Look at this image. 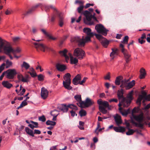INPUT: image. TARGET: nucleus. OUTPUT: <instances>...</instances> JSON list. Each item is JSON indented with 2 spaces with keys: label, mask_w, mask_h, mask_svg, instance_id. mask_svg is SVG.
Returning a JSON list of instances; mask_svg holds the SVG:
<instances>
[{
  "label": "nucleus",
  "mask_w": 150,
  "mask_h": 150,
  "mask_svg": "<svg viewBox=\"0 0 150 150\" xmlns=\"http://www.w3.org/2000/svg\"><path fill=\"white\" fill-rule=\"evenodd\" d=\"M133 91H131L128 94L126 97L123 96V90L121 89V90H118L117 92V96L119 101H121L124 107H128L130 104L132 100L133 99L132 94Z\"/></svg>",
  "instance_id": "obj_1"
},
{
  "label": "nucleus",
  "mask_w": 150,
  "mask_h": 150,
  "mask_svg": "<svg viewBox=\"0 0 150 150\" xmlns=\"http://www.w3.org/2000/svg\"><path fill=\"white\" fill-rule=\"evenodd\" d=\"M39 6H40L42 9L44 8V9L46 12L48 11L51 8L56 11V14L57 12H58L56 8L52 5H47L39 3L36 4L35 6H33L30 9L27 11L26 13H23L22 14L26 15L28 14H30Z\"/></svg>",
  "instance_id": "obj_2"
},
{
  "label": "nucleus",
  "mask_w": 150,
  "mask_h": 150,
  "mask_svg": "<svg viewBox=\"0 0 150 150\" xmlns=\"http://www.w3.org/2000/svg\"><path fill=\"white\" fill-rule=\"evenodd\" d=\"M93 36H90L87 35L85 38L83 36L82 38H80L79 36L74 37L72 39V41L75 42H77L79 47H83L85 45L86 42L91 41V38Z\"/></svg>",
  "instance_id": "obj_3"
},
{
  "label": "nucleus",
  "mask_w": 150,
  "mask_h": 150,
  "mask_svg": "<svg viewBox=\"0 0 150 150\" xmlns=\"http://www.w3.org/2000/svg\"><path fill=\"white\" fill-rule=\"evenodd\" d=\"M2 48H3L5 53L6 54H8L11 52L12 53L13 49L10 43L0 38V49Z\"/></svg>",
  "instance_id": "obj_4"
},
{
  "label": "nucleus",
  "mask_w": 150,
  "mask_h": 150,
  "mask_svg": "<svg viewBox=\"0 0 150 150\" xmlns=\"http://www.w3.org/2000/svg\"><path fill=\"white\" fill-rule=\"evenodd\" d=\"M82 13L86 17V18L84 19V22L86 24L90 25H92L93 23L90 22L92 18L96 20V18L95 16V13L92 15L90 12L87 10L84 11Z\"/></svg>",
  "instance_id": "obj_5"
},
{
  "label": "nucleus",
  "mask_w": 150,
  "mask_h": 150,
  "mask_svg": "<svg viewBox=\"0 0 150 150\" xmlns=\"http://www.w3.org/2000/svg\"><path fill=\"white\" fill-rule=\"evenodd\" d=\"M71 76L70 74L67 73L65 74L63 77L65 81H63V85L65 88L68 90H71L72 88V87L70 85L71 83Z\"/></svg>",
  "instance_id": "obj_6"
},
{
  "label": "nucleus",
  "mask_w": 150,
  "mask_h": 150,
  "mask_svg": "<svg viewBox=\"0 0 150 150\" xmlns=\"http://www.w3.org/2000/svg\"><path fill=\"white\" fill-rule=\"evenodd\" d=\"M137 109L134 108L132 110V113L131 118L134 119L138 122H142L144 120V114L143 113H141L139 115H135L133 113L137 112Z\"/></svg>",
  "instance_id": "obj_7"
},
{
  "label": "nucleus",
  "mask_w": 150,
  "mask_h": 150,
  "mask_svg": "<svg viewBox=\"0 0 150 150\" xmlns=\"http://www.w3.org/2000/svg\"><path fill=\"white\" fill-rule=\"evenodd\" d=\"M33 44L37 51L40 50L44 52H45V50L50 51L52 52L54 51L52 49L49 48L42 44H40L38 42H34Z\"/></svg>",
  "instance_id": "obj_8"
},
{
  "label": "nucleus",
  "mask_w": 150,
  "mask_h": 150,
  "mask_svg": "<svg viewBox=\"0 0 150 150\" xmlns=\"http://www.w3.org/2000/svg\"><path fill=\"white\" fill-rule=\"evenodd\" d=\"M95 29L98 33H101L105 36L107 35V32L109 31L101 24L96 25L95 27Z\"/></svg>",
  "instance_id": "obj_9"
},
{
  "label": "nucleus",
  "mask_w": 150,
  "mask_h": 150,
  "mask_svg": "<svg viewBox=\"0 0 150 150\" xmlns=\"http://www.w3.org/2000/svg\"><path fill=\"white\" fill-rule=\"evenodd\" d=\"M74 55L80 59H82L85 55L84 52L81 49L77 48L75 49L74 52Z\"/></svg>",
  "instance_id": "obj_10"
},
{
  "label": "nucleus",
  "mask_w": 150,
  "mask_h": 150,
  "mask_svg": "<svg viewBox=\"0 0 150 150\" xmlns=\"http://www.w3.org/2000/svg\"><path fill=\"white\" fill-rule=\"evenodd\" d=\"M96 38L98 39L101 43L102 45L105 47H107L109 43V42L105 38L100 34H96Z\"/></svg>",
  "instance_id": "obj_11"
},
{
  "label": "nucleus",
  "mask_w": 150,
  "mask_h": 150,
  "mask_svg": "<svg viewBox=\"0 0 150 150\" xmlns=\"http://www.w3.org/2000/svg\"><path fill=\"white\" fill-rule=\"evenodd\" d=\"M60 107V109L63 112H67L69 108L75 110H77L78 109L77 107L73 104L68 105L67 106L65 104H62Z\"/></svg>",
  "instance_id": "obj_12"
},
{
  "label": "nucleus",
  "mask_w": 150,
  "mask_h": 150,
  "mask_svg": "<svg viewBox=\"0 0 150 150\" xmlns=\"http://www.w3.org/2000/svg\"><path fill=\"white\" fill-rule=\"evenodd\" d=\"M120 47L121 48V50L123 54L125 57L126 60V62L128 63L130 60L129 58L131 57V55L129 54L127 51L124 48V46L122 44H120Z\"/></svg>",
  "instance_id": "obj_13"
},
{
  "label": "nucleus",
  "mask_w": 150,
  "mask_h": 150,
  "mask_svg": "<svg viewBox=\"0 0 150 150\" xmlns=\"http://www.w3.org/2000/svg\"><path fill=\"white\" fill-rule=\"evenodd\" d=\"M16 74V72L15 69H8L7 70V74L6 75V77L9 79H13L14 78V76Z\"/></svg>",
  "instance_id": "obj_14"
},
{
  "label": "nucleus",
  "mask_w": 150,
  "mask_h": 150,
  "mask_svg": "<svg viewBox=\"0 0 150 150\" xmlns=\"http://www.w3.org/2000/svg\"><path fill=\"white\" fill-rule=\"evenodd\" d=\"M94 103L93 101H92L90 99L88 98H87L86 99V102H81V103H79V106L82 107L83 105H84L86 107L92 105Z\"/></svg>",
  "instance_id": "obj_15"
},
{
  "label": "nucleus",
  "mask_w": 150,
  "mask_h": 150,
  "mask_svg": "<svg viewBox=\"0 0 150 150\" xmlns=\"http://www.w3.org/2000/svg\"><path fill=\"white\" fill-rule=\"evenodd\" d=\"M142 95H140L139 96L136 102L139 105H141L142 100L143 99H144L145 98H146L147 95L146 93L144 91H142Z\"/></svg>",
  "instance_id": "obj_16"
},
{
  "label": "nucleus",
  "mask_w": 150,
  "mask_h": 150,
  "mask_svg": "<svg viewBox=\"0 0 150 150\" xmlns=\"http://www.w3.org/2000/svg\"><path fill=\"white\" fill-rule=\"evenodd\" d=\"M18 80L24 82H27L30 77L29 75H26L24 77L22 74H19L17 76Z\"/></svg>",
  "instance_id": "obj_17"
},
{
  "label": "nucleus",
  "mask_w": 150,
  "mask_h": 150,
  "mask_svg": "<svg viewBox=\"0 0 150 150\" xmlns=\"http://www.w3.org/2000/svg\"><path fill=\"white\" fill-rule=\"evenodd\" d=\"M48 95V91L45 88L42 87L41 88V96L43 99H45Z\"/></svg>",
  "instance_id": "obj_18"
},
{
  "label": "nucleus",
  "mask_w": 150,
  "mask_h": 150,
  "mask_svg": "<svg viewBox=\"0 0 150 150\" xmlns=\"http://www.w3.org/2000/svg\"><path fill=\"white\" fill-rule=\"evenodd\" d=\"M56 14L57 15L59 18V25L60 27H62L64 23V18L63 17L62 14L58 12Z\"/></svg>",
  "instance_id": "obj_19"
},
{
  "label": "nucleus",
  "mask_w": 150,
  "mask_h": 150,
  "mask_svg": "<svg viewBox=\"0 0 150 150\" xmlns=\"http://www.w3.org/2000/svg\"><path fill=\"white\" fill-rule=\"evenodd\" d=\"M83 32L86 34L87 35H89L90 36H93L94 35L96 36V34H97L93 32H91V29L89 28H84L83 30Z\"/></svg>",
  "instance_id": "obj_20"
},
{
  "label": "nucleus",
  "mask_w": 150,
  "mask_h": 150,
  "mask_svg": "<svg viewBox=\"0 0 150 150\" xmlns=\"http://www.w3.org/2000/svg\"><path fill=\"white\" fill-rule=\"evenodd\" d=\"M81 79V77L80 74H77L73 79L72 82L75 85L79 84L80 81Z\"/></svg>",
  "instance_id": "obj_21"
},
{
  "label": "nucleus",
  "mask_w": 150,
  "mask_h": 150,
  "mask_svg": "<svg viewBox=\"0 0 150 150\" xmlns=\"http://www.w3.org/2000/svg\"><path fill=\"white\" fill-rule=\"evenodd\" d=\"M129 81V79H125L121 81V84L120 87L122 88H125L127 89V86L128 83Z\"/></svg>",
  "instance_id": "obj_22"
},
{
  "label": "nucleus",
  "mask_w": 150,
  "mask_h": 150,
  "mask_svg": "<svg viewBox=\"0 0 150 150\" xmlns=\"http://www.w3.org/2000/svg\"><path fill=\"white\" fill-rule=\"evenodd\" d=\"M56 67L58 70L61 71H64L66 69V67L65 65L61 64L59 63L56 64Z\"/></svg>",
  "instance_id": "obj_23"
},
{
  "label": "nucleus",
  "mask_w": 150,
  "mask_h": 150,
  "mask_svg": "<svg viewBox=\"0 0 150 150\" xmlns=\"http://www.w3.org/2000/svg\"><path fill=\"white\" fill-rule=\"evenodd\" d=\"M41 30L42 32L49 39L54 40H55L57 39V38L53 37L51 35L46 32L44 29H42Z\"/></svg>",
  "instance_id": "obj_24"
},
{
  "label": "nucleus",
  "mask_w": 150,
  "mask_h": 150,
  "mask_svg": "<svg viewBox=\"0 0 150 150\" xmlns=\"http://www.w3.org/2000/svg\"><path fill=\"white\" fill-rule=\"evenodd\" d=\"M113 129L117 132L123 133L125 131V128L121 126L118 127H113Z\"/></svg>",
  "instance_id": "obj_25"
},
{
  "label": "nucleus",
  "mask_w": 150,
  "mask_h": 150,
  "mask_svg": "<svg viewBox=\"0 0 150 150\" xmlns=\"http://www.w3.org/2000/svg\"><path fill=\"white\" fill-rule=\"evenodd\" d=\"M67 50L66 49H65L63 50L60 51L59 52V53L60 54V55L62 56H64L66 60L69 59V56H68L67 55Z\"/></svg>",
  "instance_id": "obj_26"
},
{
  "label": "nucleus",
  "mask_w": 150,
  "mask_h": 150,
  "mask_svg": "<svg viewBox=\"0 0 150 150\" xmlns=\"http://www.w3.org/2000/svg\"><path fill=\"white\" fill-rule=\"evenodd\" d=\"M140 75L139 76V78L140 79H143L145 78L146 75V70L143 68H142L140 69Z\"/></svg>",
  "instance_id": "obj_27"
},
{
  "label": "nucleus",
  "mask_w": 150,
  "mask_h": 150,
  "mask_svg": "<svg viewBox=\"0 0 150 150\" xmlns=\"http://www.w3.org/2000/svg\"><path fill=\"white\" fill-rule=\"evenodd\" d=\"M114 118L117 125H119L122 123V121L121 120V117L118 115H117L116 116H114Z\"/></svg>",
  "instance_id": "obj_28"
},
{
  "label": "nucleus",
  "mask_w": 150,
  "mask_h": 150,
  "mask_svg": "<svg viewBox=\"0 0 150 150\" xmlns=\"http://www.w3.org/2000/svg\"><path fill=\"white\" fill-rule=\"evenodd\" d=\"M69 57H70V61L71 64H76L78 62V60L77 59L74 58L71 54L70 53H69Z\"/></svg>",
  "instance_id": "obj_29"
},
{
  "label": "nucleus",
  "mask_w": 150,
  "mask_h": 150,
  "mask_svg": "<svg viewBox=\"0 0 150 150\" xmlns=\"http://www.w3.org/2000/svg\"><path fill=\"white\" fill-rule=\"evenodd\" d=\"M135 84V81L134 80H132L131 82L128 83L127 86V89L129 90L132 88Z\"/></svg>",
  "instance_id": "obj_30"
},
{
  "label": "nucleus",
  "mask_w": 150,
  "mask_h": 150,
  "mask_svg": "<svg viewBox=\"0 0 150 150\" xmlns=\"http://www.w3.org/2000/svg\"><path fill=\"white\" fill-rule=\"evenodd\" d=\"M2 85L3 86L8 88H10L12 86V85L10 83L8 82L7 81H3L2 82Z\"/></svg>",
  "instance_id": "obj_31"
},
{
  "label": "nucleus",
  "mask_w": 150,
  "mask_h": 150,
  "mask_svg": "<svg viewBox=\"0 0 150 150\" xmlns=\"http://www.w3.org/2000/svg\"><path fill=\"white\" fill-rule=\"evenodd\" d=\"M122 79L123 77L121 76L117 77L115 80V84L117 85H120V82H121V81H122Z\"/></svg>",
  "instance_id": "obj_32"
},
{
  "label": "nucleus",
  "mask_w": 150,
  "mask_h": 150,
  "mask_svg": "<svg viewBox=\"0 0 150 150\" xmlns=\"http://www.w3.org/2000/svg\"><path fill=\"white\" fill-rule=\"evenodd\" d=\"M25 130L27 134L33 137H34V136L33 131L30 129L28 127H25Z\"/></svg>",
  "instance_id": "obj_33"
},
{
  "label": "nucleus",
  "mask_w": 150,
  "mask_h": 150,
  "mask_svg": "<svg viewBox=\"0 0 150 150\" xmlns=\"http://www.w3.org/2000/svg\"><path fill=\"white\" fill-rule=\"evenodd\" d=\"M74 98L75 100H76L78 102H79L78 103H77V104L79 106V103H81V102H83L82 101L81 96L80 95H77L75 96Z\"/></svg>",
  "instance_id": "obj_34"
},
{
  "label": "nucleus",
  "mask_w": 150,
  "mask_h": 150,
  "mask_svg": "<svg viewBox=\"0 0 150 150\" xmlns=\"http://www.w3.org/2000/svg\"><path fill=\"white\" fill-rule=\"evenodd\" d=\"M131 122L133 124H134L137 127H138L141 128L143 127V124L142 122H138V123H137L134 122L133 120L131 121Z\"/></svg>",
  "instance_id": "obj_35"
},
{
  "label": "nucleus",
  "mask_w": 150,
  "mask_h": 150,
  "mask_svg": "<svg viewBox=\"0 0 150 150\" xmlns=\"http://www.w3.org/2000/svg\"><path fill=\"white\" fill-rule=\"evenodd\" d=\"M21 66L22 68H24L26 70L28 69L30 67V66L29 64L25 62H23Z\"/></svg>",
  "instance_id": "obj_36"
},
{
  "label": "nucleus",
  "mask_w": 150,
  "mask_h": 150,
  "mask_svg": "<svg viewBox=\"0 0 150 150\" xmlns=\"http://www.w3.org/2000/svg\"><path fill=\"white\" fill-rule=\"evenodd\" d=\"M106 108H105L104 107L101 106H99V109L100 111L104 114H105L107 112V110L105 109Z\"/></svg>",
  "instance_id": "obj_37"
},
{
  "label": "nucleus",
  "mask_w": 150,
  "mask_h": 150,
  "mask_svg": "<svg viewBox=\"0 0 150 150\" xmlns=\"http://www.w3.org/2000/svg\"><path fill=\"white\" fill-rule=\"evenodd\" d=\"M102 105H103L105 108H108V109H110L111 107V106L109 105L108 102L106 101H103Z\"/></svg>",
  "instance_id": "obj_38"
},
{
  "label": "nucleus",
  "mask_w": 150,
  "mask_h": 150,
  "mask_svg": "<svg viewBox=\"0 0 150 150\" xmlns=\"http://www.w3.org/2000/svg\"><path fill=\"white\" fill-rule=\"evenodd\" d=\"M6 68H8L12 66L13 63L12 62L9 61L8 59L6 61Z\"/></svg>",
  "instance_id": "obj_39"
},
{
  "label": "nucleus",
  "mask_w": 150,
  "mask_h": 150,
  "mask_svg": "<svg viewBox=\"0 0 150 150\" xmlns=\"http://www.w3.org/2000/svg\"><path fill=\"white\" fill-rule=\"evenodd\" d=\"M56 124L55 122L48 120L46 122V124L47 125L54 126Z\"/></svg>",
  "instance_id": "obj_40"
},
{
  "label": "nucleus",
  "mask_w": 150,
  "mask_h": 150,
  "mask_svg": "<svg viewBox=\"0 0 150 150\" xmlns=\"http://www.w3.org/2000/svg\"><path fill=\"white\" fill-rule=\"evenodd\" d=\"M136 130L134 129H129L128 131L126 132V134L127 135H131Z\"/></svg>",
  "instance_id": "obj_41"
},
{
  "label": "nucleus",
  "mask_w": 150,
  "mask_h": 150,
  "mask_svg": "<svg viewBox=\"0 0 150 150\" xmlns=\"http://www.w3.org/2000/svg\"><path fill=\"white\" fill-rule=\"evenodd\" d=\"M57 112V110H54L51 112L50 113L51 115L53 116L52 120L54 121L56 120V117L58 115V114H55L53 113L54 112Z\"/></svg>",
  "instance_id": "obj_42"
},
{
  "label": "nucleus",
  "mask_w": 150,
  "mask_h": 150,
  "mask_svg": "<svg viewBox=\"0 0 150 150\" xmlns=\"http://www.w3.org/2000/svg\"><path fill=\"white\" fill-rule=\"evenodd\" d=\"M79 114L80 116L82 117L85 116L86 114V112L84 110L81 109L79 112Z\"/></svg>",
  "instance_id": "obj_43"
},
{
  "label": "nucleus",
  "mask_w": 150,
  "mask_h": 150,
  "mask_svg": "<svg viewBox=\"0 0 150 150\" xmlns=\"http://www.w3.org/2000/svg\"><path fill=\"white\" fill-rule=\"evenodd\" d=\"M146 101H150V94L147 95L146 96V98H145L142 101L143 105H145L144 103Z\"/></svg>",
  "instance_id": "obj_44"
},
{
  "label": "nucleus",
  "mask_w": 150,
  "mask_h": 150,
  "mask_svg": "<svg viewBox=\"0 0 150 150\" xmlns=\"http://www.w3.org/2000/svg\"><path fill=\"white\" fill-rule=\"evenodd\" d=\"M129 37L128 36H125L123 41H121V42L123 44H127L128 43Z\"/></svg>",
  "instance_id": "obj_45"
},
{
  "label": "nucleus",
  "mask_w": 150,
  "mask_h": 150,
  "mask_svg": "<svg viewBox=\"0 0 150 150\" xmlns=\"http://www.w3.org/2000/svg\"><path fill=\"white\" fill-rule=\"evenodd\" d=\"M84 8V6L83 5L80 6L77 8V11L79 13H81L83 11Z\"/></svg>",
  "instance_id": "obj_46"
},
{
  "label": "nucleus",
  "mask_w": 150,
  "mask_h": 150,
  "mask_svg": "<svg viewBox=\"0 0 150 150\" xmlns=\"http://www.w3.org/2000/svg\"><path fill=\"white\" fill-rule=\"evenodd\" d=\"M32 71H33V72H28V73L30 74L31 76L33 77H36L37 76V74L36 73L34 72V69L33 68H32Z\"/></svg>",
  "instance_id": "obj_47"
},
{
  "label": "nucleus",
  "mask_w": 150,
  "mask_h": 150,
  "mask_svg": "<svg viewBox=\"0 0 150 150\" xmlns=\"http://www.w3.org/2000/svg\"><path fill=\"white\" fill-rule=\"evenodd\" d=\"M39 121L42 122H45L46 121V118L44 115H42V116L39 117L38 118Z\"/></svg>",
  "instance_id": "obj_48"
},
{
  "label": "nucleus",
  "mask_w": 150,
  "mask_h": 150,
  "mask_svg": "<svg viewBox=\"0 0 150 150\" xmlns=\"http://www.w3.org/2000/svg\"><path fill=\"white\" fill-rule=\"evenodd\" d=\"M38 79L39 81H42L43 80L44 76L42 74H40L38 76Z\"/></svg>",
  "instance_id": "obj_49"
},
{
  "label": "nucleus",
  "mask_w": 150,
  "mask_h": 150,
  "mask_svg": "<svg viewBox=\"0 0 150 150\" xmlns=\"http://www.w3.org/2000/svg\"><path fill=\"white\" fill-rule=\"evenodd\" d=\"M112 52L110 53V56L112 57V59H113L114 58V55L116 54L117 53H116L115 52H114V50L113 49H112Z\"/></svg>",
  "instance_id": "obj_50"
},
{
  "label": "nucleus",
  "mask_w": 150,
  "mask_h": 150,
  "mask_svg": "<svg viewBox=\"0 0 150 150\" xmlns=\"http://www.w3.org/2000/svg\"><path fill=\"white\" fill-rule=\"evenodd\" d=\"M20 51V49L19 48H17L15 50L13 49L12 53L13 54H15L16 53L19 52Z\"/></svg>",
  "instance_id": "obj_51"
},
{
  "label": "nucleus",
  "mask_w": 150,
  "mask_h": 150,
  "mask_svg": "<svg viewBox=\"0 0 150 150\" xmlns=\"http://www.w3.org/2000/svg\"><path fill=\"white\" fill-rule=\"evenodd\" d=\"M6 66L5 63H3L0 66V73L2 72V71L4 70V67Z\"/></svg>",
  "instance_id": "obj_52"
},
{
  "label": "nucleus",
  "mask_w": 150,
  "mask_h": 150,
  "mask_svg": "<svg viewBox=\"0 0 150 150\" xmlns=\"http://www.w3.org/2000/svg\"><path fill=\"white\" fill-rule=\"evenodd\" d=\"M30 123L32 124L35 127V128L38 127V123L36 122H34L33 121H30Z\"/></svg>",
  "instance_id": "obj_53"
},
{
  "label": "nucleus",
  "mask_w": 150,
  "mask_h": 150,
  "mask_svg": "<svg viewBox=\"0 0 150 150\" xmlns=\"http://www.w3.org/2000/svg\"><path fill=\"white\" fill-rule=\"evenodd\" d=\"M129 109H128L127 110L125 111L124 112H121V113L122 115L124 116H126L129 113Z\"/></svg>",
  "instance_id": "obj_54"
},
{
  "label": "nucleus",
  "mask_w": 150,
  "mask_h": 150,
  "mask_svg": "<svg viewBox=\"0 0 150 150\" xmlns=\"http://www.w3.org/2000/svg\"><path fill=\"white\" fill-rule=\"evenodd\" d=\"M100 127V123L98 122L97 123V126L95 131V132L97 134H98V132H97V130L99 129V128Z\"/></svg>",
  "instance_id": "obj_55"
},
{
  "label": "nucleus",
  "mask_w": 150,
  "mask_h": 150,
  "mask_svg": "<svg viewBox=\"0 0 150 150\" xmlns=\"http://www.w3.org/2000/svg\"><path fill=\"white\" fill-rule=\"evenodd\" d=\"M28 104L27 102H26L25 100H24L21 104L20 105L22 107L27 105Z\"/></svg>",
  "instance_id": "obj_56"
},
{
  "label": "nucleus",
  "mask_w": 150,
  "mask_h": 150,
  "mask_svg": "<svg viewBox=\"0 0 150 150\" xmlns=\"http://www.w3.org/2000/svg\"><path fill=\"white\" fill-rule=\"evenodd\" d=\"M12 39L14 42H16L18 41L19 40L20 38L19 37H15L13 38Z\"/></svg>",
  "instance_id": "obj_57"
},
{
  "label": "nucleus",
  "mask_w": 150,
  "mask_h": 150,
  "mask_svg": "<svg viewBox=\"0 0 150 150\" xmlns=\"http://www.w3.org/2000/svg\"><path fill=\"white\" fill-rule=\"evenodd\" d=\"M109 102L111 103L113 102L117 103L118 102V100L116 98H113L112 99H110L109 100Z\"/></svg>",
  "instance_id": "obj_58"
},
{
  "label": "nucleus",
  "mask_w": 150,
  "mask_h": 150,
  "mask_svg": "<svg viewBox=\"0 0 150 150\" xmlns=\"http://www.w3.org/2000/svg\"><path fill=\"white\" fill-rule=\"evenodd\" d=\"M87 79V78L86 77L84 78L81 81H80V82L79 83V84L80 85H82L86 81Z\"/></svg>",
  "instance_id": "obj_59"
},
{
  "label": "nucleus",
  "mask_w": 150,
  "mask_h": 150,
  "mask_svg": "<svg viewBox=\"0 0 150 150\" xmlns=\"http://www.w3.org/2000/svg\"><path fill=\"white\" fill-rule=\"evenodd\" d=\"M34 131V134H39L41 133V132L39 130L35 129Z\"/></svg>",
  "instance_id": "obj_60"
},
{
  "label": "nucleus",
  "mask_w": 150,
  "mask_h": 150,
  "mask_svg": "<svg viewBox=\"0 0 150 150\" xmlns=\"http://www.w3.org/2000/svg\"><path fill=\"white\" fill-rule=\"evenodd\" d=\"M110 78V76L109 73H108L104 77V79L106 80H109Z\"/></svg>",
  "instance_id": "obj_61"
},
{
  "label": "nucleus",
  "mask_w": 150,
  "mask_h": 150,
  "mask_svg": "<svg viewBox=\"0 0 150 150\" xmlns=\"http://www.w3.org/2000/svg\"><path fill=\"white\" fill-rule=\"evenodd\" d=\"M70 113L71 116L74 117L75 115L76 116L77 114L75 113V112L73 110H72L70 111Z\"/></svg>",
  "instance_id": "obj_62"
},
{
  "label": "nucleus",
  "mask_w": 150,
  "mask_h": 150,
  "mask_svg": "<svg viewBox=\"0 0 150 150\" xmlns=\"http://www.w3.org/2000/svg\"><path fill=\"white\" fill-rule=\"evenodd\" d=\"M138 40L139 42L141 44H143L145 42V41L143 39L140 38L138 39Z\"/></svg>",
  "instance_id": "obj_63"
},
{
  "label": "nucleus",
  "mask_w": 150,
  "mask_h": 150,
  "mask_svg": "<svg viewBox=\"0 0 150 150\" xmlns=\"http://www.w3.org/2000/svg\"><path fill=\"white\" fill-rule=\"evenodd\" d=\"M93 4H92L88 3L86 4L85 6V8H86L90 7V6H93Z\"/></svg>",
  "instance_id": "obj_64"
}]
</instances>
